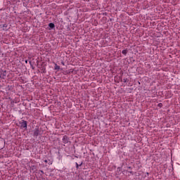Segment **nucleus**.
Returning a JSON list of instances; mask_svg holds the SVG:
<instances>
[{
  "instance_id": "12",
  "label": "nucleus",
  "mask_w": 180,
  "mask_h": 180,
  "mask_svg": "<svg viewBox=\"0 0 180 180\" xmlns=\"http://www.w3.org/2000/svg\"><path fill=\"white\" fill-rule=\"evenodd\" d=\"M158 106H159V108H161L162 106V103H159Z\"/></svg>"
},
{
  "instance_id": "2",
  "label": "nucleus",
  "mask_w": 180,
  "mask_h": 180,
  "mask_svg": "<svg viewBox=\"0 0 180 180\" xmlns=\"http://www.w3.org/2000/svg\"><path fill=\"white\" fill-rule=\"evenodd\" d=\"M0 78H1V79H5V78H6V70H0Z\"/></svg>"
},
{
  "instance_id": "9",
  "label": "nucleus",
  "mask_w": 180,
  "mask_h": 180,
  "mask_svg": "<svg viewBox=\"0 0 180 180\" xmlns=\"http://www.w3.org/2000/svg\"><path fill=\"white\" fill-rule=\"evenodd\" d=\"M30 169L31 171H34V169H36V166L34 165L31 166Z\"/></svg>"
},
{
  "instance_id": "13",
  "label": "nucleus",
  "mask_w": 180,
  "mask_h": 180,
  "mask_svg": "<svg viewBox=\"0 0 180 180\" xmlns=\"http://www.w3.org/2000/svg\"><path fill=\"white\" fill-rule=\"evenodd\" d=\"M40 172L43 174H44V172H43V170H40Z\"/></svg>"
},
{
  "instance_id": "11",
  "label": "nucleus",
  "mask_w": 180,
  "mask_h": 180,
  "mask_svg": "<svg viewBox=\"0 0 180 180\" xmlns=\"http://www.w3.org/2000/svg\"><path fill=\"white\" fill-rule=\"evenodd\" d=\"M129 80H127V78H124L123 79V82L126 83V82H128Z\"/></svg>"
},
{
  "instance_id": "16",
  "label": "nucleus",
  "mask_w": 180,
  "mask_h": 180,
  "mask_svg": "<svg viewBox=\"0 0 180 180\" xmlns=\"http://www.w3.org/2000/svg\"><path fill=\"white\" fill-rule=\"evenodd\" d=\"M25 63L27 64V60H25Z\"/></svg>"
},
{
  "instance_id": "1",
  "label": "nucleus",
  "mask_w": 180,
  "mask_h": 180,
  "mask_svg": "<svg viewBox=\"0 0 180 180\" xmlns=\"http://www.w3.org/2000/svg\"><path fill=\"white\" fill-rule=\"evenodd\" d=\"M21 129H25V130L27 129V122L22 120L20 122Z\"/></svg>"
},
{
  "instance_id": "4",
  "label": "nucleus",
  "mask_w": 180,
  "mask_h": 180,
  "mask_svg": "<svg viewBox=\"0 0 180 180\" xmlns=\"http://www.w3.org/2000/svg\"><path fill=\"white\" fill-rule=\"evenodd\" d=\"M69 141V139H68V136H64L63 137V143H64V144H67Z\"/></svg>"
},
{
  "instance_id": "14",
  "label": "nucleus",
  "mask_w": 180,
  "mask_h": 180,
  "mask_svg": "<svg viewBox=\"0 0 180 180\" xmlns=\"http://www.w3.org/2000/svg\"><path fill=\"white\" fill-rule=\"evenodd\" d=\"M62 65H65L64 62H61Z\"/></svg>"
},
{
  "instance_id": "10",
  "label": "nucleus",
  "mask_w": 180,
  "mask_h": 180,
  "mask_svg": "<svg viewBox=\"0 0 180 180\" xmlns=\"http://www.w3.org/2000/svg\"><path fill=\"white\" fill-rule=\"evenodd\" d=\"M55 70H60V66H58L57 64L55 65Z\"/></svg>"
},
{
  "instance_id": "6",
  "label": "nucleus",
  "mask_w": 180,
  "mask_h": 180,
  "mask_svg": "<svg viewBox=\"0 0 180 180\" xmlns=\"http://www.w3.org/2000/svg\"><path fill=\"white\" fill-rule=\"evenodd\" d=\"M8 25L7 24H4L3 25H2V28H3V30H4V31H6V30H8Z\"/></svg>"
},
{
  "instance_id": "8",
  "label": "nucleus",
  "mask_w": 180,
  "mask_h": 180,
  "mask_svg": "<svg viewBox=\"0 0 180 180\" xmlns=\"http://www.w3.org/2000/svg\"><path fill=\"white\" fill-rule=\"evenodd\" d=\"M122 53L124 54V56H126V54H127V49L122 50Z\"/></svg>"
},
{
  "instance_id": "7",
  "label": "nucleus",
  "mask_w": 180,
  "mask_h": 180,
  "mask_svg": "<svg viewBox=\"0 0 180 180\" xmlns=\"http://www.w3.org/2000/svg\"><path fill=\"white\" fill-rule=\"evenodd\" d=\"M44 162H45L46 164L49 163V165H51L53 164V162H51V161H50V160H44Z\"/></svg>"
},
{
  "instance_id": "3",
  "label": "nucleus",
  "mask_w": 180,
  "mask_h": 180,
  "mask_svg": "<svg viewBox=\"0 0 180 180\" xmlns=\"http://www.w3.org/2000/svg\"><path fill=\"white\" fill-rule=\"evenodd\" d=\"M32 131L34 137H37L40 134V130L39 129H35Z\"/></svg>"
},
{
  "instance_id": "15",
  "label": "nucleus",
  "mask_w": 180,
  "mask_h": 180,
  "mask_svg": "<svg viewBox=\"0 0 180 180\" xmlns=\"http://www.w3.org/2000/svg\"><path fill=\"white\" fill-rule=\"evenodd\" d=\"M77 168H78V163L76 162Z\"/></svg>"
},
{
  "instance_id": "5",
  "label": "nucleus",
  "mask_w": 180,
  "mask_h": 180,
  "mask_svg": "<svg viewBox=\"0 0 180 180\" xmlns=\"http://www.w3.org/2000/svg\"><path fill=\"white\" fill-rule=\"evenodd\" d=\"M49 30H51V29H54L56 27V25H54V23L50 22L49 24Z\"/></svg>"
}]
</instances>
